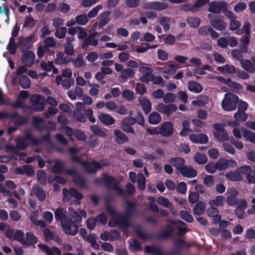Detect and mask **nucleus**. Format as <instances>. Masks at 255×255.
<instances>
[{
    "mask_svg": "<svg viewBox=\"0 0 255 255\" xmlns=\"http://www.w3.org/2000/svg\"><path fill=\"white\" fill-rule=\"evenodd\" d=\"M28 140L31 141V145L33 146H37L44 142H49L51 141L50 134L49 132L43 135L38 139L34 137L30 129H26L23 136H20L15 139L16 148L22 150H25L28 146V144L26 140Z\"/></svg>",
    "mask_w": 255,
    "mask_h": 255,
    "instance_id": "f257e3e1",
    "label": "nucleus"
},
{
    "mask_svg": "<svg viewBox=\"0 0 255 255\" xmlns=\"http://www.w3.org/2000/svg\"><path fill=\"white\" fill-rule=\"evenodd\" d=\"M105 208L110 216L112 215L115 217L120 228L127 229L130 227L131 225L130 224L129 221L131 219H130L125 213L122 215L118 213L116 211L115 208L112 207L110 203H108L107 201L105 203Z\"/></svg>",
    "mask_w": 255,
    "mask_h": 255,
    "instance_id": "f03ea898",
    "label": "nucleus"
},
{
    "mask_svg": "<svg viewBox=\"0 0 255 255\" xmlns=\"http://www.w3.org/2000/svg\"><path fill=\"white\" fill-rule=\"evenodd\" d=\"M71 160L74 162H78L81 164L85 170L89 173L95 174L98 170L102 168V165L96 160H93L90 163L86 160H82L81 157L73 155L71 158Z\"/></svg>",
    "mask_w": 255,
    "mask_h": 255,
    "instance_id": "7ed1b4c3",
    "label": "nucleus"
},
{
    "mask_svg": "<svg viewBox=\"0 0 255 255\" xmlns=\"http://www.w3.org/2000/svg\"><path fill=\"white\" fill-rule=\"evenodd\" d=\"M54 164L50 168V171L52 173L56 174H59L62 172L65 173L69 176H73L78 173V171L75 168L67 169L65 168V162L64 161L55 159L54 161Z\"/></svg>",
    "mask_w": 255,
    "mask_h": 255,
    "instance_id": "20e7f679",
    "label": "nucleus"
},
{
    "mask_svg": "<svg viewBox=\"0 0 255 255\" xmlns=\"http://www.w3.org/2000/svg\"><path fill=\"white\" fill-rule=\"evenodd\" d=\"M239 102V98L232 93H227L222 102V107L226 111H233L236 110Z\"/></svg>",
    "mask_w": 255,
    "mask_h": 255,
    "instance_id": "39448f33",
    "label": "nucleus"
},
{
    "mask_svg": "<svg viewBox=\"0 0 255 255\" xmlns=\"http://www.w3.org/2000/svg\"><path fill=\"white\" fill-rule=\"evenodd\" d=\"M32 124L33 127L38 131L43 130H55L56 125L53 122L49 121L45 124V120L39 117H33L32 118Z\"/></svg>",
    "mask_w": 255,
    "mask_h": 255,
    "instance_id": "423d86ee",
    "label": "nucleus"
},
{
    "mask_svg": "<svg viewBox=\"0 0 255 255\" xmlns=\"http://www.w3.org/2000/svg\"><path fill=\"white\" fill-rule=\"evenodd\" d=\"M208 11L214 13L219 14L221 12L226 16L228 12L231 10H228L227 3L224 0H214L209 2Z\"/></svg>",
    "mask_w": 255,
    "mask_h": 255,
    "instance_id": "0eeeda50",
    "label": "nucleus"
},
{
    "mask_svg": "<svg viewBox=\"0 0 255 255\" xmlns=\"http://www.w3.org/2000/svg\"><path fill=\"white\" fill-rule=\"evenodd\" d=\"M61 225L63 228V232L66 234L75 236L78 232V226L70 217L67 219V220L64 221Z\"/></svg>",
    "mask_w": 255,
    "mask_h": 255,
    "instance_id": "6e6552de",
    "label": "nucleus"
},
{
    "mask_svg": "<svg viewBox=\"0 0 255 255\" xmlns=\"http://www.w3.org/2000/svg\"><path fill=\"white\" fill-rule=\"evenodd\" d=\"M156 110L161 114H164L167 117H169L171 114L175 112L177 110V106L174 104L164 105L162 103L158 104Z\"/></svg>",
    "mask_w": 255,
    "mask_h": 255,
    "instance_id": "1a4fd4ad",
    "label": "nucleus"
},
{
    "mask_svg": "<svg viewBox=\"0 0 255 255\" xmlns=\"http://www.w3.org/2000/svg\"><path fill=\"white\" fill-rule=\"evenodd\" d=\"M174 132V127L171 122L167 121L160 125L159 134L162 136L167 137L171 135Z\"/></svg>",
    "mask_w": 255,
    "mask_h": 255,
    "instance_id": "9d476101",
    "label": "nucleus"
},
{
    "mask_svg": "<svg viewBox=\"0 0 255 255\" xmlns=\"http://www.w3.org/2000/svg\"><path fill=\"white\" fill-rule=\"evenodd\" d=\"M226 16L230 19L229 29L231 31L237 30L241 26L242 23L241 21L237 19V15L232 11L228 12Z\"/></svg>",
    "mask_w": 255,
    "mask_h": 255,
    "instance_id": "9b49d317",
    "label": "nucleus"
},
{
    "mask_svg": "<svg viewBox=\"0 0 255 255\" xmlns=\"http://www.w3.org/2000/svg\"><path fill=\"white\" fill-rule=\"evenodd\" d=\"M125 213L130 218H132L136 214L137 204L134 201H126Z\"/></svg>",
    "mask_w": 255,
    "mask_h": 255,
    "instance_id": "f8f14e48",
    "label": "nucleus"
},
{
    "mask_svg": "<svg viewBox=\"0 0 255 255\" xmlns=\"http://www.w3.org/2000/svg\"><path fill=\"white\" fill-rule=\"evenodd\" d=\"M102 180L106 187L109 189H114L117 185H119V182L115 178L106 173L103 174Z\"/></svg>",
    "mask_w": 255,
    "mask_h": 255,
    "instance_id": "ddd939ff",
    "label": "nucleus"
},
{
    "mask_svg": "<svg viewBox=\"0 0 255 255\" xmlns=\"http://www.w3.org/2000/svg\"><path fill=\"white\" fill-rule=\"evenodd\" d=\"M35 99L33 104L32 110L35 112H41L44 109L45 99L38 94L34 95Z\"/></svg>",
    "mask_w": 255,
    "mask_h": 255,
    "instance_id": "4468645a",
    "label": "nucleus"
},
{
    "mask_svg": "<svg viewBox=\"0 0 255 255\" xmlns=\"http://www.w3.org/2000/svg\"><path fill=\"white\" fill-rule=\"evenodd\" d=\"M186 161L181 157H171L169 159V163L176 168V171L180 172L185 165Z\"/></svg>",
    "mask_w": 255,
    "mask_h": 255,
    "instance_id": "2eb2a0df",
    "label": "nucleus"
},
{
    "mask_svg": "<svg viewBox=\"0 0 255 255\" xmlns=\"http://www.w3.org/2000/svg\"><path fill=\"white\" fill-rule=\"evenodd\" d=\"M190 140L195 143L205 144L208 142L209 138L205 133H192L189 135Z\"/></svg>",
    "mask_w": 255,
    "mask_h": 255,
    "instance_id": "dca6fc26",
    "label": "nucleus"
},
{
    "mask_svg": "<svg viewBox=\"0 0 255 255\" xmlns=\"http://www.w3.org/2000/svg\"><path fill=\"white\" fill-rule=\"evenodd\" d=\"M34 59V53L32 51L30 50L23 54L21 61L24 66L30 67L33 64Z\"/></svg>",
    "mask_w": 255,
    "mask_h": 255,
    "instance_id": "f3484780",
    "label": "nucleus"
},
{
    "mask_svg": "<svg viewBox=\"0 0 255 255\" xmlns=\"http://www.w3.org/2000/svg\"><path fill=\"white\" fill-rule=\"evenodd\" d=\"M54 216L56 221L60 222L61 224L69 218L67 212L61 207H58L55 210Z\"/></svg>",
    "mask_w": 255,
    "mask_h": 255,
    "instance_id": "a211bd4d",
    "label": "nucleus"
},
{
    "mask_svg": "<svg viewBox=\"0 0 255 255\" xmlns=\"http://www.w3.org/2000/svg\"><path fill=\"white\" fill-rule=\"evenodd\" d=\"M180 174L185 177L194 178L197 175V171L191 166L184 165L181 171Z\"/></svg>",
    "mask_w": 255,
    "mask_h": 255,
    "instance_id": "6ab92c4d",
    "label": "nucleus"
},
{
    "mask_svg": "<svg viewBox=\"0 0 255 255\" xmlns=\"http://www.w3.org/2000/svg\"><path fill=\"white\" fill-rule=\"evenodd\" d=\"M208 216L213 217L212 222L216 224L221 220V216L219 214V210L216 207H210L206 211Z\"/></svg>",
    "mask_w": 255,
    "mask_h": 255,
    "instance_id": "aec40b11",
    "label": "nucleus"
},
{
    "mask_svg": "<svg viewBox=\"0 0 255 255\" xmlns=\"http://www.w3.org/2000/svg\"><path fill=\"white\" fill-rule=\"evenodd\" d=\"M98 119L101 123L105 126H110L115 123V120L110 115L100 113L98 115Z\"/></svg>",
    "mask_w": 255,
    "mask_h": 255,
    "instance_id": "412c9836",
    "label": "nucleus"
},
{
    "mask_svg": "<svg viewBox=\"0 0 255 255\" xmlns=\"http://www.w3.org/2000/svg\"><path fill=\"white\" fill-rule=\"evenodd\" d=\"M138 101L144 114H148L152 110V104L150 101L146 97L139 98Z\"/></svg>",
    "mask_w": 255,
    "mask_h": 255,
    "instance_id": "4be33fe9",
    "label": "nucleus"
},
{
    "mask_svg": "<svg viewBox=\"0 0 255 255\" xmlns=\"http://www.w3.org/2000/svg\"><path fill=\"white\" fill-rule=\"evenodd\" d=\"M174 231L175 229L172 225L167 224L166 226L165 230L159 234L157 236V238L158 240L167 239L174 233Z\"/></svg>",
    "mask_w": 255,
    "mask_h": 255,
    "instance_id": "5701e85b",
    "label": "nucleus"
},
{
    "mask_svg": "<svg viewBox=\"0 0 255 255\" xmlns=\"http://www.w3.org/2000/svg\"><path fill=\"white\" fill-rule=\"evenodd\" d=\"M210 23L215 29L219 31L225 30L228 25L226 22L219 18L211 19Z\"/></svg>",
    "mask_w": 255,
    "mask_h": 255,
    "instance_id": "b1692460",
    "label": "nucleus"
},
{
    "mask_svg": "<svg viewBox=\"0 0 255 255\" xmlns=\"http://www.w3.org/2000/svg\"><path fill=\"white\" fill-rule=\"evenodd\" d=\"M135 75V72L132 68L124 69L120 76V81L123 83L126 82L128 78H133Z\"/></svg>",
    "mask_w": 255,
    "mask_h": 255,
    "instance_id": "393cba45",
    "label": "nucleus"
},
{
    "mask_svg": "<svg viewBox=\"0 0 255 255\" xmlns=\"http://www.w3.org/2000/svg\"><path fill=\"white\" fill-rule=\"evenodd\" d=\"M69 211L72 217L74 220L75 223H79L82 221V218H85L87 217V213L83 210L76 211L72 209V210H70Z\"/></svg>",
    "mask_w": 255,
    "mask_h": 255,
    "instance_id": "a878e982",
    "label": "nucleus"
},
{
    "mask_svg": "<svg viewBox=\"0 0 255 255\" xmlns=\"http://www.w3.org/2000/svg\"><path fill=\"white\" fill-rule=\"evenodd\" d=\"M42 232L44 238L47 241L53 240L57 243H59L61 242L59 236L52 233L49 228H44Z\"/></svg>",
    "mask_w": 255,
    "mask_h": 255,
    "instance_id": "bb28decb",
    "label": "nucleus"
},
{
    "mask_svg": "<svg viewBox=\"0 0 255 255\" xmlns=\"http://www.w3.org/2000/svg\"><path fill=\"white\" fill-rule=\"evenodd\" d=\"M241 67L249 73H255V67L250 60L244 59L240 63Z\"/></svg>",
    "mask_w": 255,
    "mask_h": 255,
    "instance_id": "cd10ccee",
    "label": "nucleus"
},
{
    "mask_svg": "<svg viewBox=\"0 0 255 255\" xmlns=\"http://www.w3.org/2000/svg\"><path fill=\"white\" fill-rule=\"evenodd\" d=\"M111 12L109 10L106 11L100 14L99 18H100L98 26L99 28H102L105 26L110 20L109 16Z\"/></svg>",
    "mask_w": 255,
    "mask_h": 255,
    "instance_id": "c85d7f7f",
    "label": "nucleus"
},
{
    "mask_svg": "<svg viewBox=\"0 0 255 255\" xmlns=\"http://www.w3.org/2000/svg\"><path fill=\"white\" fill-rule=\"evenodd\" d=\"M226 178L230 181H241L243 180V177L238 169L234 171H229L226 173Z\"/></svg>",
    "mask_w": 255,
    "mask_h": 255,
    "instance_id": "c756f323",
    "label": "nucleus"
},
{
    "mask_svg": "<svg viewBox=\"0 0 255 255\" xmlns=\"http://www.w3.org/2000/svg\"><path fill=\"white\" fill-rule=\"evenodd\" d=\"M32 192L38 200L43 201L45 200L46 195L42 188L35 186L32 188Z\"/></svg>",
    "mask_w": 255,
    "mask_h": 255,
    "instance_id": "7c9ffc66",
    "label": "nucleus"
},
{
    "mask_svg": "<svg viewBox=\"0 0 255 255\" xmlns=\"http://www.w3.org/2000/svg\"><path fill=\"white\" fill-rule=\"evenodd\" d=\"M188 90L194 93H199L203 90L202 86L197 82L190 81L188 82Z\"/></svg>",
    "mask_w": 255,
    "mask_h": 255,
    "instance_id": "2f4dec72",
    "label": "nucleus"
},
{
    "mask_svg": "<svg viewBox=\"0 0 255 255\" xmlns=\"http://www.w3.org/2000/svg\"><path fill=\"white\" fill-rule=\"evenodd\" d=\"M241 131L243 133V136L247 141L255 144V133L244 128H241Z\"/></svg>",
    "mask_w": 255,
    "mask_h": 255,
    "instance_id": "473e14b6",
    "label": "nucleus"
},
{
    "mask_svg": "<svg viewBox=\"0 0 255 255\" xmlns=\"http://www.w3.org/2000/svg\"><path fill=\"white\" fill-rule=\"evenodd\" d=\"M174 244L175 249L173 251V254L179 255L181 254L182 247L186 244V242L184 240L179 238L176 239Z\"/></svg>",
    "mask_w": 255,
    "mask_h": 255,
    "instance_id": "72a5a7b5",
    "label": "nucleus"
},
{
    "mask_svg": "<svg viewBox=\"0 0 255 255\" xmlns=\"http://www.w3.org/2000/svg\"><path fill=\"white\" fill-rule=\"evenodd\" d=\"M134 231L138 237L142 240H150L152 237V234L146 235L143 232L142 228L140 226H136L134 229Z\"/></svg>",
    "mask_w": 255,
    "mask_h": 255,
    "instance_id": "f704fd0d",
    "label": "nucleus"
},
{
    "mask_svg": "<svg viewBox=\"0 0 255 255\" xmlns=\"http://www.w3.org/2000/svg\"><path fill=\"white\" fill-rule=\"evenodd\" d=\"M114 134L117 138L116 142L119 144H121L123 142H128L129 140V138L119 129H115Z\"/></svg>",
    "mask_w": 255,
    "mask_h": 255,
    "instance_id": "c9c22d12",
    "label": "nucleus"
},
{
    "mask_svg": "<svg viewBox=\"0 0 255 255\" xmlns=\"http://www.w3.org/2000/svg\"><path fill=\"white\" fill-rule=\"evenodd\" d=\"M18 48L17 43L15 42L13 37H10L9 42L7 45L6 49L8 50L9 53L12 55H15Z\"/></svg>",
    "mask_w": 255,
    "mask_h": 255,
    "instance_id": "e433bc0d",
    "label": "nucleus"
},
{
    "mask_svg": "<svg viewBox=\"0 0 255 255\" xmlns=\"http://www.w3.org/2000/svg\"><path fill=\"white\" fill-rule=\"evenodd\" d=\"M206 209L205 203L202 201L198 202L193 208L195 215L200 216L204 213Z\"/></svg>",
    "mask_w": 255,
    "mask_h": 255,
    "instance_id": "4c0bfd02",
    "label": "nucleus"
},
{
    "mask_svg": "<svg viewBox=\"0 0 255 255\" xmlns=\"http://www.w3.org/2000/svg\"><path fill=\"white\" fill-rule=\"evenodd\" d=\"M144 252L153 255H162V251L159 248L148 245L145 246Z\"/></svg>",
    "mask_w": 255,
    "mask_h": 255,
    "instance_id": "58836bf2",
    "label": "nucleus"
},
{
    "mask_svg": "<svg viewBox=\"0 0 255 255\" xmlns=\"http://www.w3.org/2000/svg\"><path fill=\"white\" fill-rule=\"evenodd\" d=\"M216 139L219 142H224L229 140V136L227 130L222 132H213Z\"/></svg>",
    "mask_w": 255,
    "mask_h": 255,
    "instance_id": "ea45409f",
    "label": "nucleus"
},
{
    "mask_svg": "<svg viewBox=\"0 0 255 255\" xmlns=\"http://www.w3.org/2000/svg\"><path fill=\"white\" fill-rule=\"evenodd\" d=\"M161 120L160 115L156 112H153L149 115L148 122L151 125H157L161 122Z\"/></svg>",
    "mask_w": 255,
    "mask_h": 255,
    "instance_id": "a19ab883",
    "label": "nucleus"
},
{
    "mask_svg": "<svg viewBox=\"0 0 255 255\" xmlns=\"http://www.w3.org/2000/svg\"><path fill=\"white\" fill-rule=\"evenodd\" d=\"M225 202V198L222 196H218L215 199L210 200L209 205L210 207H216L223 206Z\"/></svg>",
    "mask_w": 255,
    "mask_h": 255,
    "instance_id": "79ce46f5",
    "label": "nucleus"
},
{
    "mask_svg": "<svg viewBox=\"0 0 255 255\" xmlns=\"http://www.w3.org/2000/svg\"><path fill=\"white\" fill-rule=\"evenodd\" d=\"M36 21L32 17L30 16H26L25 17L23 28H26L29 29H32L35 25Z\"/></svg>",
    "mask_w": 255,
    "mask_h": 255,
    "instance_id": "37998d69",
    "label": "nucleus"
},
{
    "mask_svg": "<svg viewBox=\"0 0 255 255\" xmlns=\"http://www.w3.org/2000/svg\"><path fill=\"white\" fill-rule=\"evenodd\" d=\"M34 39L35 34L32 33L25 38L22 37H19L18 39V42L19 44H23L30 47L31 43L34 41Z\"/></svg>",
    "mask_w": 255,
    "mask_h": 255,
    "instance_id": "c03bdc74",
    "label": "nucleus"
},
{
    "mask_svg": "<svg viewBox=\"0 0 255 255\" xmlns=\"http://www.w3.org/2000/svg\"><path fill=\"white\" fill-rule=\"evenodd\" d=\"M19 84L22 88L27 89L31 86V82L27 76L22 75L19 78Z\"/></svg>",
    "mask_w": 255,
    "mask_h": 255,
    "instance_id": "a18cd8bd",
    "label": "nucleus"
},
{
    "mask_svg": "<svg viewBox=\"0 0 255 255\" xmlns=\"http://www.w3.org/2000/svg\"><path fill=\"white\" fill-rule=\"evenodd\" d=\"M76 176L74 178L73 181V183L77 186L82 188L86 187L87 181L86 179L82 176L78 174L76 175Z\"/></svg>",
    "mask_w": 255,
    "mask_h": 255,
    "instance_id": "49530a36",
    "label": "nucleus"
},
{
    "mask_svg": "<svg viewBox=\"0 0 255 255\" xmlns=\"http://www.w3.org/2000/svg\"><path fill=\"white\" fill-rule=\"evenodd\" d=\"M18 116V113L17 112H14L12 113H9L6 112H0V121L1 120H6L10 119L15 120Z\"/></svg>",
    "mask_w": 255,
    "mask_h": 255,
    "instance_id": "de8ad7c7",
    "label": "nucleus"
},
{
    "mask_svg": "<svg viewBox=\"0 0 255 255\" xmlns=\"http://www.w3.org/2000/svg\"><path fill=\"white\" fill-rule=\"evenodd\" d=\"M90 18L86 14L78 15L75 17L76 22L79 25H85L89 21Z\"/></svg>",
    "mask_w": 255,
    "mask_h": 255,
    "instance_id": "09e8293b",
    "label": "nucleus"
},
{
    "mask_svg": "<svg viewBox=\"0 0 255 255\" xmlns=\"http://www.w3.org/2000/svg\"><path fill=\"white\" fill-rule=\"evenodd\" d=\"M186 21L191 27L197 28L200 25L201 19L199 17H188Z\"/></svg>",
    "mask_w": 255,
    "mask_h": 255,
    "instance_id": "8fccbe9b",
    "label": "nucleus"
},
{
    "mask_svg": "<svg viewBox=\"0 0 255 255\" xmlns=\"http://www.w3.org/2000/svg\"><path fill=\"white\" fill-rule=\"evenodd\" d=\"M90 128L96 135L101 137H105L107 135L106 132L96 125L91 126Z\"/></svg>",
    "mask_w": 255,
    "mask_h": 255,
    "instance_id": "3c124183",
    "label": "nucleus"
},
{
    "mask_svg": "<svg viewBox=\"0 0 255 255\" xmlns=\"http://www.w3.org/2000/svg\"><path fill=\"white\" fill-rule=\"evenodd\" d=\"M179 215L182 219L189 223H192L194 220L192 216L187 211L181 210Z\"/></svg>",
    "mask_w": 255,
    "mask_h": 255,
    "instance_id": "603ef678",
    "label": "nucleus"
},
{
    "mask_svg": "<svg viewBox=\"0 0 255 255\" xmlns=\"http://www.w3.org/2000/svg\"><path fill=\"white\" fill-rule=\"evenodd\" d=\"M55 36L58 39H61L65 37L67 28L66 27L62 26L61 27L56 28Z\"/></svg>",
    "mask_w": 255,
    "mask_h": 255,
    "instance_id": "864d4df0",
    "label": "nucleus"
},
{
    "mask_svg": "<svg viewBox=\"0 0 255 255\" xmlns=\"http://www.w3.org/2000/svg\"><path fill=\"white\" fill-rule=\"evenodd\" d=\"M15 120H16V121H14V124L17 127H21L26 125L28 121L27 117L20 116L19 114L18 116Z\"/></svg>",
    "mask_w": 255,
    "mask_h": 255,
    "instance_id": "5fc2aeb1",
    "label": "nucleus"
},
{
    "mask_svg": "<svg viewBox=\"0 0 255 255\" xmlns=\"http://www.w3.org/2000/svg\"><path fill=\"white\" fill-rule=\"evenodd\" d=\"M234 117L235 119L240 122H245L248 118V116L245 112L239 111L234 114Z\"/></svg>",
    "mask_w": 255,
    "mask_h": 255,
    "instance_id": "6e6d98bb",
    "label": "nucleus"
},
{
    "mask_svg": "<svg viewBox=\"0 0 255 255\" xmlns=\"http://www.w3.org/2000/svg\"><path fill=\"white\" fill-rule=\"evenodd\" d=\"M37 180L42 185L46 184V174L43 170H39L37 172Z\"/></svg>",
    "mask_w": 255,
    "mask_h": 255,
    "instance_id": "4d7b16f0",
    "label": "nucleus"
},
{
    "mask_svg": "<svg viewBox=\"0 0 255 255\" xmlns=\"http://www.w3.org/2000/svg\"><path fill=\"white\" fill-rule=\"evenodd\" d=\"M194 160L198 164H203L208 161V158L205 155L198 152L194 157Z\"/></svg>",
    "mask_w": 255,
    "mask_h": 255,
    "instance_id": "13d9d810",
    "label": "nucleus"
},
{
    "mask_svg": "<svg viewBox=\"0 0 255 255\" xmlns=\"http://www.w3.org/2000/svg\"><path fill=\"white\" fill-rule=\"evenodd\" d=\"M69 193L72 197H74L78 201H81L83 198L82 194L74 188H70L69 189ZM80 202H78V204Z\"/></svg>",
    "mask_w": 255,
    "mask_h": 255,
    "instance_id": "bf43d9fd",
    "label": "nucleus"
},
{
    "mask_svg": "<svg viewBox=\"0 0 255 255\" xmlns=\"http://www.w3.org/2000/svg\"><path fill=\"white\" fill-rule=\"evenodd\" d=\"M217 169L222 171L228 168V165L226 163V159L224 158L219 159L216 163Z\"/></svg>",
    "mask_w": 255,
    "mask_h": 255,
    "instance_id": "052dcab7",
    "label": "nucleus"
},
{
    "mask_svg": "<svg viewBox=\"0 0 255 255\" xmlns=\"http://www.w3.org/2000/svg\"><path fill=\"white\" fill-rule=\"evenodd\" d=\"M97 224L106 225L108 221V216L105 213H102L95 217Z\"/></svg>",
    "mask_w": 255,
    "mask_h": 255,
    "instance_id": "680f3d73",
    "label": "nucleus"
},
{
    "mask_svg": "<svg viewBox=\"0 0 255 255\" xmlns=\"http://www.w3.org/2000/svg\"><path fill=\"white\" fill-rule=\"evenodd\" d=\"M9 8L6 6H4V12L2 13H0V21L4 20L6 23H8V21L9 20Z\"/></svg>",
    "mask_w": 255,
    "mask_h": 255,
    "instance_id": "e2e57ef3",
    "label": "nucleus"
},
{
    "mask_svg": "<svg viewBox=\"0 0 255 255\" xmlns=\"http://www.w3.org/2000/svg\"><path fill=\"white\" fill-rule=\"evenodd\" d=\"M179 9L185 12L191 11L192 12H195L197 11V9H196L194 4L192 5L189 3L181 5Z\"/></svg>",
    "mask_w": 255,
    "mask_h": 255,
    "instance_id": "0e129e2a",
    "label": "nucleus"
},
{
    "mask_svg": "<svg viewBox=\"0 0 255 255\" xmlns=\"http://www.w3.org/2000/svg\"><path fill=\"white\" fill-rule=\"evenodd\" d=\"M73 116L78 122L84 123L86 122V118L80 111L76 110L74 111Z\"/></svg>",
    "mask_w": 255,
    "mask_h": 255,
    "instance_id": "69168bd1",
    "label": "nucleus"
},
{
    "mask_svg": "<svg viewBox=\"0 0 255 255\" xmlns=\"http://www.w3.org/2000/svg\"><path fill=\"white\" fill-rule=\"evenodd\" d=\"M65 53L69 56L74 54V46L73 43H64L63 44Z\"/></svg>",
    "mask_w": 255,
    "mask_h": 255,
    "instance_id": "338daca9",
    "label": "nucleus"
},
{
    "mask_svg": "<svg viewBox=\"0 0 255 255\" xmlns=\"http://www.w3.org/2000/svg\"><path fill=\"white\" fill-rule=\"evenodd\" d=\"M74 136L78 140L82 141H85L87 138V136L82 130L78 129H75Z\"/></svg>",
    "mask_w": 255,
    "mask_h": 255,
    "instance_id": "774afa93",
    "label": "nucleus"
}]
</instances>
